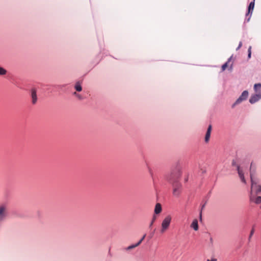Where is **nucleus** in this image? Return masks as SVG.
I'll return each instance as SVG.
<instances>
[{
	"label": "nucleus",
	"instance_id": "obj_1",
	"mask_svg": "<svg viewBox=\"0 0 261 261\" xmlns=\"http://www.w3.org/2000/svg\"><path fill=\"white\" fill-rule=\"evenodd\" d=\"M250 179L251 182V192L250 194V201L255 202L256 204L261 203V197H255V193H253V190L255 189L257 184V179L253 176V174H250Z\"/></svg>",
	"mask_w": 261,
	"mask_h": 261
},
{
	"label": "nucleus",
	"instance_id": "obj_2",
	"mask_svg": "<svg viewBox=\"0 0 261 261\" xmlns=\"http://www.w3.org/2000/svg\"><path fill=\"white\" fill-rule=\"evenodd\" d=\"M253 90L255 93L251 95L249 99V102L251 104L254 103L261 99V84H255L253 86Z\"/></svg>",
	"mask_w": 261,
	"mask_h": 261
},
{
	"label": "nucleus",
	"instance_id": "obj_3",
	"mask_svg": "<svg viewBox=\"0 0 261 261\" xmlns=\"http://www.w3.org/2000/svg\"><path fill=\"white\" fill-rule=\"evenodd\" d=\"M8 216V204L3 202L0 203V223L3 221Z\"/></svg>",
	"mask_w": 261,
	"mask_h": 261
},
{
	"label": "nucleus",
	"instance_id": "obj_4",
	"mask_svg": "<svg viewBox=\"0 0 261 261\" xmlns=\"http://www.w3.org/2000/svg\"><path fill=\"white\" fill-rule=\"evenodd\" d=\"M172 220V217L170 215H168L165 217L161 223V232L162 233L165 232L169 227L171 222Z\"/></svg>",
	"mask_w": 261,
	"mask_h": 261
},
{
	"label": "nucleus",
	"instance_id": "obj_5",
	"mask_svg": "<svg viewBox=\"0 0 261 261\" xmlns=\"http://www.w3.org/2000/svg\"><path fill=\"white\" fill-rule=\"evenodd\" d=\"M249 93L248 91L245 90L244 91L240 96L236 100L234 103L232 105V108L235 107L236 106L240 104L243 101H245L247 99L248 97Z\"/></svg>",
	"mask_w": 261,
	"mask_h": 261
},
{
	"label": "nucleus",
	"instance_id": "obj_6",
	"mask_svg": "<svg viewBox=\"0 0 261 261\" xmlns=\"http://www.w3.org/2000/svg\"><path fill=\"white\" fill-rule=\"evenodd\" d=\"M181 190V185L178 182H175L173 184V195L175 197H178L180 194Z\"/></svg>",
	"mask_w": 261,
	"mask_h": 261
},
{
	"label": "nucleus",
	"instance_id": "obj_7",
	"mask_svg": "<svg viewBox=\"0 0 261 261\" xmlns=\"http://www.w3.org/2000/svg\"><path fill=\"white\" fill-rule=\"evenodd\" d=\"M233 165L236 166L239 177L240 178L241 181L243 182L246 184V181L244 175L245 171L244 168L241 167L240 166H239L237 164H234V163H233Z\"/></svg>",
	"mask_w": 261,
	"mask_h": 261
},
{
	"label": "nucleus",
	"instance_id": "obj_8",
	"mask_svg": "<svg viewBox=\"0 0 261 261\" xmlns=\"http://www.w3.org/2000/svg\"><path fill=\"white\" fill-rule=\"evenodd\" d=\"M212 132V126L210 125L208 126L205 136L204 138V140L206 143H207L210 139L211 134Z\"/></svg>",
	"mask_w": 261,
	"mask_h": 261
},
{
	"label": "nucleus",
	"instance_id": "obj_9",
	"mask_svg": "<svg viewBox=\"0 0 261 261\" xmlns=\"http://www.w3.org/2000/svg\"><path fill=\"white\" fill-rule=\"evenodd\" d=\"M190 227L193 228L195 231H197L198 230L199 226L197 219H195L193 220L192 223L190 225Z\"/></svg>",
	"mask_w": 261,
	"mask_h": 261
},
{
	"label": "nucleus",
	"instance_id": "obj_10",
	"mask_svg": "<svg viewBox=\"0 0 261 261\" xmlns=\"http://www.w3.org/2000/svg\"><path fill=\"white\" fill-rule=\"evenodd\" d=\"M31 96H32V103L34 105L37 102V97L36 91L34 89L32 90Z\"/></svg>",
	"mask_w": 261,
	"mask_h": 261
},
{
	"label": "nucleus",
	"instance_id": "obj_11",
	"mask_svg": "<svg viewBox=\"0 0 261 261\" xmlns=\"http://www.w3.org/2000/svg\"><path fill=\"white\" fill-rule=\"evenodd\" d=\"M253 176L257 179V183H258V179L255 177L253 175ZM261 192V186L260 185H258L257 184H256V188L255 189L253 190V193H254L255 194H257L259 192Z\"/></svg>",
	"mask_w": 261,
	"mask_h": 261
},
{
	"label": "nucleus",
	"instance_id": "obj_12",
	"mask_svg": "<svg viewBox=\"0 0 261 261\" xmlns=\"http://www.w3.org/2000/svg\"><path fill=\"white\" fill-rule=\"evenodd\" d=\"M162 206L160 203H156L154 208V213L159 214L162 212Z\"/></svg>",
	"mask_w": 261,
	"mask_h": 261
},
{
	"label": "nucleus",
	"instance_id": "obj_13",
	"mask_svg": "<svg viewBox=\"0 0 261 261\" xmlns=\"http://www.w3.org/2000/svg\"><path fill=\"white\" fill-rule=\"evenodd\" d=\"M74 88L77 91L80 92L82 90V87L79 82L75 84Z\"/></svg>",
	"mask_w": 261,
	"mask_h": 261
},
{
	"label": "nucleus",
	"instance_id": "obj_14",
	"mask_svg": "<svg viewBox=\"0 0 261 261\" xmlns=\"http://www.w3.org/2000/svg\"><path fill=\"white\" fill-rule=\"evenodd\" d=\"M254 7V2L250 3L249 4V6L248 7V13H250V12L252 13V12L253 10Z\"/></svg>",
	"mask_w": 261,
	"mask_h": 261
},
{
	"label": "nucleus",
	"instance_id": "obj_15",
	"mask_svg": "<svg viewBox=\"0 0 261 261\" xmlns=\"http://www.w3.org/2000/svg\"><path fill=\"white\" fill-rule=\"evenodd\" d=\"M231 59H232V57H230L229 59L228 60V61L222 65V71L225 70V69L228 67V63L230 61Z\"/></svg>",
	"mask_w": 261,
	"mask_h": 261
},
{
	"label": "nucleus",
	"instance_id": "obj_16",
	"mask_svg": "<svg viewBox=\"0 0 261 261\" xmlns=\"http://www.w3.org/2000/svg\"><path fill=\"white\" fill-rule=\"evenodd\" d=\"M7 73V71L4 68L0 67V75H3L6 74Z\"/></svg>",
	"mask_w": 261,
	"mask_h": 261
},
{
	"label": "nucleus",
	"instance_id": "obj_17",
	"mask_svg": "<svg viewBox=\"0 0 261 261\" xmlns=\"http://www.w3.org/2000/svg\"><path fill=\"white\" fill-rule=\"evenodd\" d=\"M138 245H137V244H135V245H130L129 246H128L127 248V250H130V249H132L136 247H137Z\"/></svg>",
	"mask_w": 261,
	"mask_h": 261
},
{
	"label": "nucleus",
	"instance_id": "obj_18",
	"mask_svg": "<svg viewBox=\"0 0 261 261\" xmlns=\"http://www.w3.org/2000/svg\"><path fill=\"white\" fill-rule=\"evenodd\" d=\"M146 236V234H144L143 237L141 239V240L137 243V245H139L143 241V240L144 239L145 237Z\"/></svg>",
	"mask_w": 261,
	"mask_h": 261
},
{
	"label": "nucleus",
	"instance_id": "obj_19",
	"mask_svg": "<svg viewBox=\"0 0 261 261\" xmlns=\"http://www.w3.org/2000/svg\"><path fill=\"white\" fill-rule=\"evenodd\" d=\"M206 261H217V259L215 258H212L211 259H207Z\"/></svg>",
	"mask_w": 261,
	"mask_h": 261
},
{
	"label": "nucleus",
	"instance_id": "obj_20",
	"mask_svg": "<svg viewBox=\"0 0 261 261\" xmlns=\"http://www.w3.org/2000/svg\"><path fill=\"white\" fill-rule=\"evenodd\" d=\"M155 220V217H154L153 220H152L150 224V225H149L150 227H151V226L152 225V224H153V222H154Z\"/></svg>",
	"mask_w": 261,
	"mask_h": 261
},
{
	"label": "nucleus",
	"instance_id": "obj_21",
	"mask_svg": "<svg viewBox=\"0 0 261 261\" xmlns=\"http://www.w3.org/2000/svg\"><path fill=\"white\" fill-rule=\"evenodd\" d=\"M242 45V43L241 42H240V43H239V46L238 47L237 49L238 50L239 48H240L241 47Z\"/></svg>",
	"mask_w": 261,
	"mask_h": 261
},
{
	"label": "nucleus",
	"instance_id": "obj_22",
	"mask_svg": "<svg viewBox=\"0 0 261 261\" xmlns=\"http://www.w3.org/2000/svg\"><path fill=\"white\" fill-rule=\"evenodd\" d=\"M251 46H249V48H248V53H249V54H250V53H251Z\"/></svg>",
	"mask_w": 261,
	"mask_h": 261
},
{
	"label": "nucleus",
	"instance_id": "obj_23",
	"mask_svg": "<svg viewBox=\"0 0 261 261\" xmlns=\"http://www.w3.org/2000/svg\"><path fill=\"white\" fill-rule=\"evenodd\" d=\"M251 53H248V58H251Z\"/></svg>",
	"mask_w": 261,
	"mask_h": 261
},
{
	"label": "nucleus",
	"instance_id": "obj_24",
	"mask_svg": "<svg viewBox=\"0 0 261 261\" xmlns=\"http://www.w3.org/2000/svg\"><path fill=\"white\" fill-rule=\"evenodd\" d=\"M253 232H254V230H252L251 231V232L250 236H252V235L253 234Z\"/></svg>",
	"mask_w": 261,
	"mask_h": 261
},
{
	"label": "nucleus",
	"instance_id": "obj_25",
	"mask_svg": "<svg viewBox=\"0 0 261 261\" xmlns=\"http://www.w3.org/2000/svg\"><path fill=\"white\" fill-rule=\"evenodd\" d=\"M213 238H210V241H211V242H212H212H213Z\"/></svg>",
	"mask_w": 261,
	"mask_h": 261
},
{
	"label": "nucleus",
	"instance_id": "obj_26",
	"mask_svg": "<svg viewBox=\"0 0 261 261\" xmlns=\"http://www.w3.org/2000/svg\"><path fill=\"white\" fill-rule=\"evenodd\" d=\"M74 95H76V96H78V95L76 94V92H74Z\"/></svg>",
	"mask_w": 261,
	"mask_h": 261
},
{
	"label": "nucleus",
	"instance_id": "obj_27",
	"mask_svg": "<svg viewBox=\"0 0 261 261\" xmlns=\"http://www.w3.org/2000/svg\"><path fill=\"white\" fill-rule=\"evenodd\" d=\"M232 68V64L230 65V68Z\"/></svg>",
	"mask_w": 261,
	"mask_h": 261
}]
</instances>
